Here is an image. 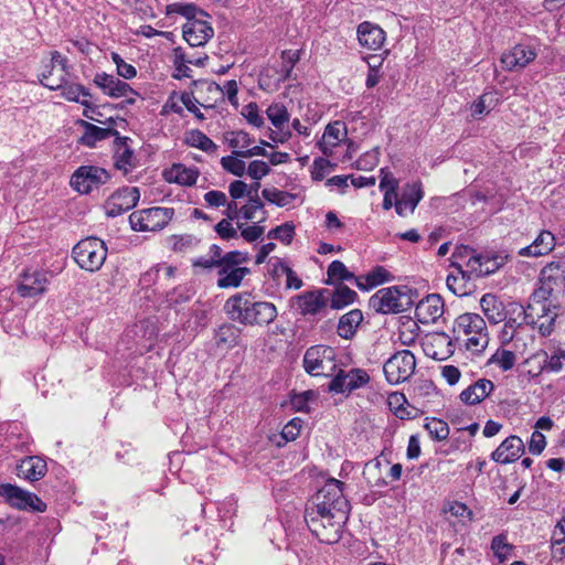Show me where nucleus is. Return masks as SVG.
<instances>
[{"mask_svg":"<svg viewBox=\"0 0 565 565\" xmlns=\"http://www.w3.org/2000/svg\"><path fill=\"white\" fill-rule=\"evenodd\" d=\"M343 486L340 480L329 479L306 508L307 526L321 543H338L349 519L350 503Z\"/></svg>","mask_w":565,"mask_h":565,"instance_id":"nucleus-1","label":"nucleus"},{"mask_svg":"<svg viewBox=\"0 0 565 565\" xmlns=\"http://www.w3.org/2000/svg\"><path fill=\"white\" fill-rule=\"evenodd\" d=\"M224 310L233 321L245 326H267L277 317V308L269 301H255L249 292L231 296Z\"/></svg>","mask_w":565,"mask_h":565,"instance_id":"nucleus-2","label":"nucleus"},{"mask_svg":"<svg viewBox=\"0 0 565 565\" xmlns=\"http://www.w3.org/2000/svg\"><path fill=\"white\" fill-rule=\"evenodd\" d=\"M452 334L458 347L473 354L482 353L490 340L484 319L472 312H466L456 318Z\"/></svg>","mask_w":565,"mask_h":565,"instance_id":"nucleus-3","label":"nucleus"},{"mask_svg":"<svg viewBox=\"0 0 565 565\" xmlns=\"http://www.w3.org/2000/svg\"><path fill=\"white\" fill-rule=\"evenodd\" d=\"M247 262V253L239 250L225 253L217 262V287L222 289L239 287L243 279L250 273L249 268L243 266Z\"/></svg>","mask_w":565,"mask_h":565,"instance_id":"nucleus-4","label":"nucleus"},{"mask_svg":"<svg viewBox=\"0 0 565 565\" xmlns=\"http://www.w3.org/2000/svg\"><path fill=\"white\" fill-rule=\"evenodd\" d=\"M412 305V289L406 286L382 288L370 299V306L381 313L403 312Z\"/></svg>","mask_w":565,"mask_h":565,"instance_id":"nucleus-5","label":"nucleus"},{"mask_svg":"<svg viewBox=\"0 0 565 565\" xmlns=\"http://www.w3.org/2000/svg\"><path fill=\"white\" fill-rule=\"evenodd\" d=\"M540 287L534 290L532 301H552L565 290V263L552 262L540 274Z\"/></svg>","mask_w":565,"mask_h":565,"instance_id":"nucleus-6","label":"nucleus"},{"mask_svg":"<svg viewBox=\"0 0 565 565\" xmlns=\"http://www.w3.org/2000/svg\"><path fill=\"white\" fill-rule=\"evenodd\" d=\"M72 255L82 269L94 273L104 265L107 257V247L100 238L87 237L73 247Z\"/></svg>","mask_w":565,"mask_h":565,"instance_id":"nucleus-7","label":"nucleus"},{"mask_svg":"<svg viewBox=\"0 0 565 565\" xmlns=\"http://www.w3.org/2000/svg\"><path fill=\"white\" fill-rule=\"evenodd\" d=\"M303 367L312 376L333 377L338 370L334 349L327 345L309 348L303 356Z\"/></svg>","mask_w":565,"mask_h":565,"instance_id":"nucleus-8","label":"nucleus"},{"mask_svg":"<svg viewBox=\"0 0 565 565\" xmlns=\"http://www.w3.org/2000/svg\"><path fill=\"white\" fill-rule=\"evenodd\" d=\"M532 364H537V367L527 369L531 377H536L543 372H559L565 365V350L548 343L545 349L533 353L524 361V365Z\"/></svg>","mask_w":565,"mask_h":565,"instance_id":"nucleus-9","label":"nucleus"},{"mask_svg":"<svg viewBox=\"0 0 565 565\" xmlns=\"http://www.w3.org/2000/svg\"><path fill=\"white\" fill-rule=\"evenodd\" d=\"M173 215L172 207H150L132 212L129 215V223L136 232H156L167 226Z\"/></svg>","mask_w":565,"mask_h":565,"instance_id":"nucleus-10","label":"nucleus"},{"mask_svg":"<svg viewBox=\"0 0 565 565\" xmlns=\"http://www.w3.org/2000/svg\"><path fill=\"white\" fill-rule=\"evenodd\" d=\"M415 367V355L409 350H402L384 363L383 371L387 382L396 385L407 381L413 375Z\"/></svg>","mask_w":565,"mask_h":565,"instance_id":"nucleus-11","label":"nucleus"},{"mask_svg":"<svg viewBox=\"0 0 565 565\" xmlns=\"http://www.w3.org/2000/svg\"><path fill=\"white\" fill-rule=\"evenodd\" d=\"M0 497L17 510L44 512L46 504L36 494L11 483L0 484Z\"/></svg>","mask_w":565,"mask_h":565,"instance_id":"nucleus-12","label":"nucleus"},{"mask_svg":"<svg viewBox=\"0 0 565 565\" xmlns=\"http://www.w3.org/2000/svg\"><path fill=\"white\" fill-rule=\"evenodd\" d=\"M329 298L330 290L320 288L295 296L292 302L303 317H318L327 313Z\"/></svg>","mask_w":565,"mask_h":565,"instance_id":"nucleus-13","label":"nucleus"},{"mask_svg":"<svg viewBox=\"0 0 565 565\" xmlns=\"http://www.w3.org/2000/svg\"><path fill=\"white\" fill-rule=\"evenodd\" d=\"M109 173L99 167L82 166L71 178V185L82 194H88L109 180Z\"/></svg>","mask_w":565,"mask_h":565,"instance_id":"nucleus-14","label":"nucleus"},{"mask_svg":"<svg viewBox=\"0 0 565 565\" xmlns=\"http://www.w3.org/2000/svg\"><path fill=\"white\" fill-rule=\"evenodd\" d=\"M370 382V375L363 369H351L349 371L337 370L328 388L337 394L349 395L353 391L365 386Z\"/></svg>","mask_w":565,"mask_h":565,"instance_id":"nucleus-15","label":"nucleus"},{"mask_svg":"<svg viewBox=\"0 0 565 565\" xmlns=\"http://www.w3.org/2000/svg\"><path fill=\"white\" fill-rule=\"evenodd\" d=\"M140 199L139 189L125 186L114 192L105 202L104 210L107 216L116 217L134 209Z\"/></svg>","mask_w":565,"mask_h":565,"instance_id":"nucleus-16","label":"nucleus"},{"mask_svg":"<svg viewBox=\"0 0 565 565\" xmlns=\"http://www.w3.org/2000/svg\"><path fill=\"white\" fill-rule=\"evenodd\" d=\"M266 115L276 130H270L268 137L275 143H285L291 138V130L287 127L290 114L281 103H274L266 109Z\"/></svg>","mask_w":565,"mask_h":565,"instance_id":"nucleus-17","label":"nucleus"},{"mask_svg":"<svg viewBox=\"0 0 565 565\" xmlns=\"http://www.w3.org/2000/svg\"><path fill=\"white\" fill-rule=\"evenodd\" d=\"M457 347L454 337L451 338L445 332H435L427 335L424 352L434 360L444 361L455 353Z\"/></svg>","mask_w":565,"mask_h":565,"instance_id":"nucleus-18","label":"nucleus"},{"mask_svg":"<svg viewBox=\"0 0 565 565\" xmlns=\"http://www.w3.org/2000/svg\"><path fill=\"white\" fill-rule=\"evenodd\" d=\"M47 285L46 273L40 270L25 271L20 276L17 291L23 298H32L44 294Z\"/></svg>","mask_w":565,"mask_h":565,"instance_id":"nucleus-19","label":"nucleus"},{"mask_svg":"<svg viewBox=\"0 0 565 565\" xmlns=\"http://www.w3.org/2000/svg\"><path fill=\"white\" fill-rule=\"evenodd\" d=\"M524 451L523 440L516 435H511L491 454V459L498 463L508 465L519 460Z\"/></svg>","mask_w":565,"mask_h":565,"instance_id":"nucleus-20","label":"nucleus"},{"mask_svg":"<svg viewBox=\"0 0 565 565\" xmlns=\"http://www.w3.org/2000/svg\"><path fill=\"white\" fill-rule=\"evenodd\" d=\"M214 34L213 28L205 20L195 18L182 26L183 39L191 47L204 45Z\"/></svg>","mask_w":565,"mask_h":565,"instance_id":"nucleus-21","label":"nucleus"},{"mask_svg":"<svg viewBox=\"0 0 565 565\" xmlns=\"http://www.w3.org/2000/svg\"><path fill=\"white\" fill-rule=\"evenodd\" d=\"M444 313V301L439 295L431 294L422 299L415 308V317L422 324L436 322Z\"/></svg>","mask_w":565,"mask_h":565,"instance_id":"nucleus-22","label":"nucleus"},{"mask_svg":"<svg viewBox=\"0 0 565 565\" xmlns=\"http://www.w3.org/2000/svg\"><path fill=\"white\" fill-rule=\"evenodd\" d=\"M454 269L448 274L446 279L447 288L456 296L462 297L470 292L471 280L475 279V275L469 273V268H462V265L455 260L451 263Z\"/></svg>","mask_w":565,"mask_h":565,"instance_id":"nucleus-23","label":"nucleus"},{"mask_svg":"<svg viewBox=\"0 0 565 565\" xmlns=\"http://www.w3.org/2000/svg\"><path fill=\"white\" fill-rule=\"evenodd\" d=\"M423 198L424 190L420 181L406 183L403 188L399 199H396V213L399 216H404L406 214V211L413 213Z\"/></svg>","mask_w":565,"mask_h":565,"instance_id":"nucleus-24","label":"nucleus"},{"mask_svg":"<svg viewBox=\"0 0 565 565\" xmlns=\"http://www.w3.org/2000/svg\"><path fill=\"white\" fill-rule=\"evenodd\" d=\"M535 309L536 302L532 301V298H530V302L526 307H523L519 302H510L505 308L507 318L503 322L508 324V328L513 327L520 330L523 324L533 322V315L536 313L534 311Z\"/></svg>","mask_w":565,"mask_h":565,"instance_id":"nucleus-25","label":"nucleus"},{"mask_svg":"<svg viewBox=\"0 0 565 565\" xmlns=\"http://www.w3.org/2000/svg\"><path fill=\"white\" fill-rule=\"evenodd\" d=\"M551 306L552 301H536V313L533 315V322H529L530 326L536 327L543 337L550 335L554 330L557 312Z\"/></svg>","mask_w":565,"mask_h":565,"instance_id":"nucleus-26","label":"nucleus"},{"mask_svg":"<svg viewBox=\"0 0 565 565\" xmlns=\"http://www.w3.org/2000/svg\"><path fill=\"white\" fill-rule=\"evenodd\" d=\"M95 83L103 92L111 97H128L132 102L130 95H135L134 89L126 83L117 78L114 74L97 73Z\"/></svg>","mask_w":565,"mask_h":565,"instance_id":"nucleus-27","label":"nucleus"},{"mask_svg":"<svg viewBox=\"0 0 565 565\" xmlns=\"http://www.w3.org/2000/svg\"><path fill=\"white\" fill-rule=\"evenodd\" d=\"M495 390L492 381L488 379H479L467 388H465L459 398L465 405L473 406L480 404Z\"/></svg>","mask_w":565,"mask_h":565,"instance_id":"nucleus-28","label":"nucleus"},{"mask_svg":"<svg viewBox=\"0 0 565 565\" xmlns=\"http://www.w3.org/2000/svg\"><path fill=\"white\" fill-rule=\"evenodd\" d=\"M536 53L527 45L518 44L511 51L501 56L502 68L512 71L514 67L523 68L530 62L534 61Z\"/></svg>","mask_w":565,"mask_h":565,"instance_id":"nucleus-29","label":"nucleus"},{"mask_svg":"<svg viewBox=\"0 0 565 565\" xmlns=\"http://www.w3.org/2000/svg\"><path fill=\"white\" fill-rule=\"evenodd\" d=\"M200 171L195 167H186L183 163H173L163 171V178L169 183L182 186H192L196 183Z\"/></svg>","mask_w":565,"mask_h":565,"instance_id":"nucleus-30","label":"nucleus"},{"mask_svg":"<svg viewBox=\"0 0 565 565\" xmlns=\"http://www.w3.org/2000/svg\"><path fill=\"white\" fill-rule=\"evenodd\" d=\"M358 39L363 47L375 51L382 49L386 33L379 25L365 21L358 26Z\"/></svg>","mask_w":565,"mask_h":565,"instance_id":"nucleus-31","label":"nucleus"},{"mask_svg":"<svg viewBox=\"0 0 565 565\" xmlns=\"http://www.w3.org/2000/svg\"><path fill=\"white\" fill-rule=\"evenodd\" d=\"M47 471L46 461L38 456H30L21 460L17 467V475L28 481L42 479Z\"/></svg>","mask_w":565,"mask_h":565,"instance_id":"nucleus-32","label":"nucleus"},{"mask_svg":"<svg viewBox=\"0 0 565 565\" xmlns=\"http://www.w3.org/2000/svg\"><path fill=\"white\" fill-rule=\"evenodd\" d=\"M554 247V234L550 231H541L533 243L529 246L522 247L518 254L523 257H540L551 253Z\"/></svg>","mask_w":565,"mask_h":565,"instance_id":"nucleus-33","label":"nucleus"},{"mask_svg":"<svg viewBox=\"0 0 565 565\" xmlns=\"http://www.w3.org/2000/svg\"><path fill=\"white\" fill-rule=\"evenodd\" d=\"M347 136V127L342 121L329 124L323 132L322 141L319 142L320 150L326 156L332 154V149L337 147Z\"/></svg>","mask_w":565,"mask_h":565,"instance_id":"nucleus-34","label":"nucleus"},{"mask_svg":"<svg viewBox=\"0 0 565 565\" xmlns=\"http://www.w3.org/2000/svg\"><path fill=\"white\" fill-rule=\"evenodd\" d=\"M209 56L204 53L186 52L182 47H175L172 53V62L175 71H190L189 66L206 67Z\"/></svg>","mask_w":565,"mask_h":565,"instance_id":"nucleus-35","label":"nucleus"},{"mask_svg":"<svg viewBox=\"0 0 565 565\" xmlns=\"http://www.w3.org/2000/svg\"><path fill=\"white\" fill-rule=\"evenodd\" d=\"M363 313L360 309H352L339 319L337 333L340 338L351 340L356 334L363 322Z\"/></svg>","mask_w":565,"mask_h":565,"instance_id":"nucleus-36","label":"nucleus"},{"mask_svg":"<svg viewBox=\"0 0 565 565\" xmlns=\"http://www.w3.org/2000/svg\"><path fill=\"white\" fill-rule=\"evenodd\" d=\"M480 307L492 324H498L507 318L503 302L493 294L483 295L480 299Z\"/></svg>","mask_w":565,"mask_h":565,"instance_id":"nucleus-37","label":"nucleus"},{"mask_svg":"<svg viewBox=\"0 0 565 565\" xmlns=\"http://www.w3.org/2000/svg\"><path fill=\"white\" fill-rule=\"evenodd\" d=\"M393 279V275L385 267L375 266L366 275L356 277L355 285L359 289L367 291Z\"/></svg>","mask_w":565,"mask_h":565,"instance_id":"nucleus-38","label":"nucleus"},{"mask_svg":"<svg viewBox=\"0 0 565 565\" xmlns=\"http://www.w3.org/2000/svg\"><path fill=\"white\" fill-rule=\"evenodd\" d=\"M466 267L469 268V273H472L476 278H479L495 273L500 267V263L497 257L477 255L469 258Z\"/></svg>","mask_w":565,"mask_h":565,"instance_id":"nucleus-39","label":"nucleus"},{"mask_svg":"<svg viewBox=\"0 0 565 565\" xmlns=\"http://www.w3.org/2000/svg\"><path fill=\"white\" fill-rule=\"evenodd\" d=\"M82 126L84 127V134L81 137V143L87 147H95L98 141L117 135V131L110 127L102 128L87 121H82Z\"/></svg>","mask_w":565,"mask_h":565,"instance_id":"nucleus-40","label":"nucleus"},{"mask_svg":"<svg viewBox=\"0 0 565 565\" xmlns=\"http://www.w3.org/2000/svg\"><path fill=\"white\" fill-rule=\"evenodd\" d=\"M184 142L209 154H215L218 149L217 145L199 129L188 131L184 137Z\"/></svg>","mask_w":565,"mask_h":565,"instance_id":"nucleus-41","label":"nucleus"},{"mask_svg":"<svg viewBox=\"0 0 565 565\" xmlns=\"http://www.w3.org/2000/svg\"><path fill=\"white\" fill-rule=\"evenodd\" d=\"M356 297L358 295L354 290L345 285H340L334 290H330L328 303L331 309L340 310L353 303Z\"/></svg>","mask_w":565,"mask_h":565,"instance_id":"nucleus-42","label":"nucleus"},{"mask_svg":"<svg viewBox=\"0 0 565 565\" xmlns=\"http://www.w3.org/2000/svg\"><path fill=\"white\" fill-rule=\"evenodd\" d=\"M501 97L502 95L498 92H486L472 104V116L489 114L499 104Z\"/></svg>","mask_w":565,"mask_h":565,"instance_id":"nucleus-43","label":"nucleus"},{"mask_svg":"<svg viewBox=\"0 0 565 565\" xmlns=\"http://www.w3.org/2000/svg\"><path fill=\"white\" fill-rule=\"evenodd\" d=\"M262 195L267 202L275 204L279 207L290 205L297 198L296 194L279 190L277 188H265L262 191Z\"/></svg>","mask_w":565,"mask_h":565,"instance_id":"nucleus-44","label":"nucleus"},{"mask_svg":"<svg viewBox=\"0 0 565 565\" xmlns=\"http://www.w3.org/2000/svg\"><path fill=\"white\" fill-rule=\"evenodd\" d=\"M238 338L239 329L231 323L221 326L216 331L217 345H225L228 348L235 347L238 343Z\"/></svg>","mask_w":565,"mask_h":565,"instance_id":"nucleus-45","label":"nucleus"},{"mask_svg":"<svg viewBox=\"0 0 565 565\" xmlns=\"http://www.w3.org/2000/svg\"><path fill=\"white\" fill-rule=\"evenodd\" d=\"M489 364H495L503 372L510 371L516 363V355L511 350L498 349L489 359Z\"/></svg>","mask_w":565,"mask_h":565,"instance_id":"nucleus-46","label":"nucleus"},{"mask_svg":"<svg viewBox=\"0 0 565 565\" xmlns=\"http://www.w3.org/2000/svg\"><path fill=\"white\" fill-rule=\"evenodd\" d=\"M425 429L433 439L438 441L446 440L450 431L445 420L435 417L426 419Z\"/></svg>","mask_w":565,"mask_h":565,"instance_id":"nucleus-47","label":"nucleus"},{"mask_svg":"<svg viewBox=\"0 0 565 565\" xmlns=\"http://www.w3.org/2000/svg\"><path fill=\"white\" fill-rule=\"evenodd\" d=\"M295 230H296V227H295L294 223L286 222L281 225L270 230L267 234V237L270 239H277L285 245H289L296 234Z\"/></svg>","mask_w":565,"mask_h":565,"instance_id":"nucleus-48","label":"nucleus"},{"mask_svg":"<svg viewBox=\"0 0 565 565\" xmlns=\"http://www.w3.org/2000/svg\"><path fill=\"white\" fill-rule=\"evenodd\" d=\"M491 550L499 562L502 563L511 555L513 545L508 542L505 534H499L492 539Z\"/></svg>","mask_w":565,"mask_h":565,"instance_id":"nucleus-49","label":"nucleus"},{"mask_svg":"<svg viewBox=\"0 0 565 565\" xmlns=\"http://www.w3.org/2000/svg\"><path fill=\"white\" fill-rule=\"evenodd\" d=\"M166 12L168 15L180 14L186 18V21H191L198 18V13H200V15H204V13L202 11H199L198 8L192 3H171L167 6Z\"/></svg>","mask_w":565,"mask_h":565,"instance_id":"nucleus-50","label":"nucleus"},{"mask_svg":"<svg viewBox=\"0 0 565 565\" xmlns=\"http://www.w3.org/2000/svg\"><path fill=\"white\" fill-rule=\"evenodd\" d=\"M169 241L171 244V248L174 252H179V253H185L188 250H191L199 243V239L195 236L190 235V234L173 235L170 237Z\"/></svg>","mask_w":565,"mask_h":565,"instance_id":"nucleus-51","label":"nucleus"},{"mask_svg":"<svg viewBox=\"0 0 565 565\" xmlns=\"http://www.w3.org/2000/svg\"><path fill=\"white\" fill-rule=\"evenodd\" d=\"M241 157L233 153L221 159V166L226 171L236 177H243L246 172V164Z\"/></svg>","mask_w":565,"mask_h":565,"instance_id":"nucleus-52","label":"nucleus"},{"mask_svg":"<svg viewBox=\"0 0 565 565\" xmlns=\"http://www.w3.org/2000/svg\"><path fill=\"white\" fill-rule=\"evenodd\" d=\"M328 277L330 280H355L354 274L350 273L345 265L340 260H333L328 267Z\"/></svg>","mask_w":565,"mask_h":565,"instance_id":"nucleus-53","label":"nucleus"},{"mask_svg":"<svg viewBox=\"0 0 565 565\" xmlns=\"http://www.w3.org/2000/svg\"><path fill=\"white\" fill-rule=\"evenodd\" d=\"M61 95L64 96L67 100L77 102L83 105H86V99H81V96H88L87 93L84 92L83 87L76 84H70L67 79L61 89Z\"/></svg>","mask_w":565,"mask_h":565,"instance_id":"nucleus-54","label":"nucleus"},{"mask_svg":"<svg viewBox=\"0 0 565 565\" xmlns=\"http://www.w3.org/2000/svg\"><path fill=\"white\" fill-rule=\"evenodd\" d=\"M65 81L63 73H41L39 76V82L51 90H61Z\"/></svg>","mask_w":565,"mask_h":565,"instance_id":"nucleus-55","label":"nucleus"},{"mask_svg":"<svg viewBox=\"0 0 565 565\" xmlns=\"http://www.w3.org/2000/svg\"><path fill=\"white\" fill-rule=\"evenodd\" d=\"M242 115L248 124L256 128H260L265 125L264 117L259 114L258 105L256 103H249L244 106Z\"/></svg>","mask_w":565,"mask_h":565,"instance_id":"nucleus-56","label":"nucleus"},{"mask_svg":"<svg viewBox=\"0 0 565 565\" xmlns=\"http://www.w3.org/2000/svg\"><path fill=\"white\" fill-rule=\"evenodd\" d=\"M263 202L255 195H249L248 203L241 207L242 217L246 221H252L256 217V213L263 210Z\"/></svg>","mask_w":565,"mask_h":565,"instance_id":"nucleus-57","label":"nucleus"},{"mask_svg":"<svg viewBox=\"0 0 565 565\" xmlns=\"http://www.w3.org/2000/svg\"><path fill=\"white\" fill-rule=\"evenodd\" d=\"M330 161L324 158H317L313 160L311 167V178L316 181H322L330 170Z\"/></svg>","mask_w":565,"mask_h":565,"instance_id":"nucleus-58","label":"nucleus"},{"mask_svg":"<svg viewBox=\"0 0 565 565\" xmlns=\"http://www.w3.org/2000/svg\"><path fill=\"white\" fill-rule=\"evenodd\" d=\"M246 172L252 179L258 181L266 177L270 172V169L265 161L254 160L248 164Z\"/></svg>","mask_w":565,"mask_h":565,"instance_id":"nucleus-59","label":"nucleus"},{"mask_svg":"<svg viewBox=\"0 0 565 565\" xmlns=\"http://www.w3.org/2000/svg\"><path fill=\"white\" fill-rule=\"evenodd\" d=\"M215 232L222 239H232V238H238L237 230L232 225V221L230 220H221L215 225Z\"/></svg>","mask_w":565,"mask_h":565,"instance_id":"nucleus-60","label":"nucleus"},{"mask_svg":"<svg viewBox=\"0 0 565 565\" xmlns=\"http://www.w3.org/2000/svg\"><path fill=\"white\" fill-rule=\"evenodd\" d=\"M237 227L241 230V236L249 243L257 241L265 231L259 224L243 227V224L237 223Z\"/></svg>","mask_w":565,"mask_h":565,"instance_id":"nucleus-61","label":"nucleus"},{"mask_svg":"<svg viewBox=\"0 0 565 565\" xmlns=\"http://www.w3.org/2000/svg\"><path fill=\"white\" fill-rule=\"evenodd\" d=\"M117 139L122 145V151L121 152H119V150L117 151L116 166L119 169H122V168L125 169L127 166H131L132 150H130L126 145L128 141V138L117 137Z\"/></svg>","mask_w":565,"mask_h":565,"instance_id":"nucleus-62","label":"nucleus"},{"mask_svg":"<svg viewBox=\"0 0 565 565\" xmlns=\"http://www.w3.org/2000/svg\"><path fill=\"white\" fill-rule=\"evenodd\" d=\"M545 447H546L545 436L541 431L534 430L530 438L529 451L532 455L537 456L543 452Z\"/></svg>","mask_w":565,"mask_h":565,"instance_id":"nucleus-63","label":"nucleus"},{"mask_svg":"<svg viewBox=\"0 0 565 565\" xmlns=\"http://www.w3.org/2000/svg\"><path fill=\"white\" fill-rule=\"evenodd\" d=\"M226 194L218 190H211L204 194V201L210 207H221L226 204Z\"/></svg>","mask_w":565,"mask_h":565,"instance_id":"nucleus-64","label":"nucleus"}]
</instances>
